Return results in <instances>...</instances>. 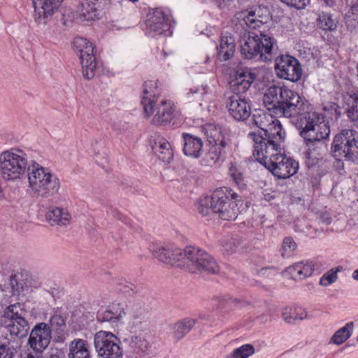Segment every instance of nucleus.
Here are the masks:
<instances>
[{
	"instance_id": "obj_3",
	"label": "nucleus",
	"mask_w": 358,
	"mask_h": 358,
	"mask_svg": "<svg viewBox=\"0 0 358 358\" xmlns=\"http://www.w3.org/2000/svg\"><path fill=\"white\" fill-rule=\"evenodd\" d=\"M241 196L231 189L222 187L216 189L210 196L200 199L197 206L203 216L215 214L223 220H234L238 214V201Z\"/></svg>"
},
{
	"instance_id": "obj_44",
	"label": "nucleus",
	"mask_w": 358,
	"mask_h": 358,
	"mask_svg": "<svg viewBox=\"0 0 358 358\" xmlns=\"http://www.w3.org/2000/svg\"><path fill=\"white\" fill-rule=\"evenodd\" d=\"M280 2L287 6L289 8L296 10L305 9L310 4L311 0H280Z\"/></svg>"
},
{
	"instance_id": "obj_28",
	"label": "nucleus",
	"mask_w": 358,
	"mask_h": 358,
	"mask_svg": "<svg viewBox=\"0 0 358 358\" xmlns=\"http://www.w3.org/2000/svg\"><path fill=\"white\" fill-rule=\"evenodd\" d=\"M45 218L52 225L66 226L69 224L71 216L67 210L54 207L47 211Z\"/></svg>"
},
{
	"instance_id": "obj_43",
	"label": "nucleus",
	"mask_w": 358,
	"mask_h": 358,
	"mask_svg": "<svg viewBox=\"0 0 358 358\" xmlns=\"http://www.w3.org/2000/svg\"><path fill=\"white\" fill-rule=\"evenodd\" d=\"M116 289L122 293L129 294L130 292H138L137 287L125 279H120L116 283Z\"/></svg>"
},
{
	"instance_id": "obj_59",
	"label": "nucleus",
	"mask_w": 358,
	"mask_h": 358,
	"mask_svg": "<svg viewBox=\"0 0 358 358\" xmlns=\"http://www.w3.org/2000/svg\"><path fill=\"white\" fill-rule=\"evenodd\" d=\"M324 3L328 6H334L336 3L334 0H324Z\"/></svg>"
},
{
	"instance_id": "obj_38",
	"label": "nucleus",
	"mask_w": 358,
	"mask_h": 358,
	"mask_svg": "<svg viewBox=\"0 0 358 358\" xmlns=\"http://www.w3.org/2000/svg\"><path fill=\"white\" fill-rule=\"evenodd\" d=\"M345 23L348 29L352 31L358 27V0L352 4L345 15Z\"/></svg>"
},
{
	"instance_id": "obj_33",
	"label": "nucleus",
	"mask_w": 358,
	"mask_h": 358,
	"mask_svg": "<svg viewBox=\"0 0 358 358\" xmlns=\"http://www.w3.org/2000/svg\"><path fill=\"white\" fill-rule=\"evenodd\" d=\"M291 273L300 279L310 276L314 271V264L312 262H301L295 264L291 268Z\"/></svg>"
},
{
	"instance_id": "obj_53",
	"label": "nucleus",
	"mask_w": 358,
	"mask_h": 358,
	"mask_svg": "<svg viewBox=\"0 0 358 358\" xmlns=\"http://www.w3.org/2000/svg\"><path fill=\"white\" fill-rule=\"evenodd\" d=\"M92 6H94L98 10H101L108 3L109 0H87Z\"/></svg>"
},
{
	"instance_id": "obj_7",
	"label": "nucleus",
	"mask_w": 358,
	"mask_h": 358,
	"mask_svg": "<svg viewBox=\"0 0 358 358\" xmlns=\"http://www.w3.org/2000/svg\"><path fill=\"white\" fill-rule=\"evenodd\" d=\"M28 191L33 196L50 199L57 195L61 188L58 177L48 167L34 162L27 174Z\"/></svg>"
},
{
	"instance_id": "obj_23",
	"label": "nucleus",
	"mask_w": 358,
	"mask_h": 358,
	"mask_svg": "<svg viewBox=\"0 0 358 358\" xmlns=\"http://www.w3.org/2000/svg\"><path fill=\"white\" fill-rule=\"evenodd\" d=\"M68 358H92L90 344L83 338H75L69 344Z\"/></svg>"
},
{
	"instance_id": "obj_24",
	"label": "nucleus",
	"mask_w": 358,
	"mask_h": 358,
	"mask_svg": "<svg viewBox=\"0 0 358 358\" xmlns=\"http://www.w3.org/2000/svg\"><path fill=\"white\" fill-rule=\"evenodd\" d=\"M215 300L217 302V309L222 314L221 322H224L226 320L225 315L229 314L234 308H242L248 305L247 301L229 296H217Z\"/></svg>"
},
{
	"instance_id": "obj_32",
	"label": "nucleus",
	"mask_w": 358,
	"mask_h": 358,
	"mask_svg": "<svg viewBox=\"0 0 358 358\" xmlns=\"http://www.w3.org/2000/svg\"><path fill=\"white\" fill-rule=\"evenodd\" d=\"M354 329V322H350L344 327L337 330L331 338V343L337 345L343 344L352 335Z\"/></svg>"
},
{
	"instance_id": "obj_61",
	"label": "nucleus",
	"mask_w": 358,
	"mask_h": 358,
	"mask_svg": "<svg viewBox=\"0 0 358 358\" xmlns=\"http://www.w3.org/2000/svg\"><path fill=\"white\" fill-rule=\"evenodd\" d=\"M99 143V141L97 139H94L92 143V145L94 147V152L96 153V148H95V145H96L97 144ZM99 151L98 150L97 153H99Z\"/></svg>"
},
{
	"instance_id": "obj_54",
	"label": "nucleus",
	"mask_w": 358,
	"mask_h": 358,
	"mask_svg": "<svg viewBox=\"0 0 358 358\" xmlns=\"http://www.w3.org/2000/svg\"><path fill=\"white\" fill-rule=\"evenodd\" d=\"M318 219L320 221L325 224H329L331 222V217L327 212H321L319 214Z\"/></svg>"
},
{
	"instance_id": "obj_51",
	"label": "nucleus",
	"mask_w": 358,
	"mask_h": 358,
	"mask_svg": "<svg viewBox=\"0 0 358 358\" xmlns=\"http://www.w3.org/2000/svg\"><path fill=\"white\" fill-rule=\"evenodd\" d=\"M328 110L331 112V119L334 118L336 120L340 117L341 115V110L338 104L331 103Z\"/></svg>"
},
{
	"instance_id": "obj_18",
	"label": "nucleus",
	"mask_w": 358,
	"mask_h": 358,
	"mask_svg": "<svg viewBox=\"0 0 358 358\" xmlns=\"http://www.w3.org/2000/svg\"><path fill=\"white\" fill-rule=\"evenodd\" d=\"M257 75L248 68H238L231 80L230 88L233 94L241 95L251 87Z\"/></svg>"
},
{
	"instance_id": "obj_20",
	"label": "nucleus",
	"mask_w": 358,
	"mask_h": 358,
	"mask_svg": "<svg viewBox=\"0 0 358 358\" xmlns=\"http://www.w3.org/2000/svg\"><path fill=\"white\" fill-rule=\"evenodd\" d=\"M147 29L155 35L171 34V20L169 15L160 10H156L146 22Z\"/></svg>"
},
{
	"instance_id": "obj_52",
	"label": "nucleus",
	"mask_w": 358,
	"mask_h": 358,
	"mask_svg": "<svg viewBox=\"0 0 358 358\" xmlns=\"http://www.w3.org/2000/svg\"><path fill=\"white\" fill-rule=\"evenodd\" d=\"M238 245V243H235V240L234 238H231L223 245L224 250L227 252H233L236 251L237 247Z\"/></svg>"
},
{
	"instance_id": "obj_42",
	"label": "nucleus",
	"mask_w": 358,
	"mask_h": 358,
	"mask_svg": "<svg viewBox=\"0 0 358 358\" xmlns=\"http://www.w3.org/2000/svg\"><path fill=\"white\" fill-rule=\"evenodd\" d=\"M20 348H12L11 342L3 340L0 343V358H13Z\"/></svg>"
},
{
	"instance_id": "obj_40",
	"label": "nucleus",
	"mask_w": 358,
	"mask_h": 358,
	"mask_svg": "<svg viewBox=\"0 0 358 358\" xmlns=\"http://www.w3.org/2000/svg\"><path fill=\"white\" fill-rule=\"evenodd\" d=\"M297 248V244L292 237L286 236L283 238L281 248L280 249V255L283 258L290 257Z\"/></svg>"
},
{
	"instance_id": "obj_29",
	"label": "nucleus",
	"mask_w": 358,
	"mask_h": 358,
	"mask_svg": "<svg viewBox=\"0 0 358 358\" xmlns=\"http://www.w3.org/2000/svg\"><path fill=\"white\" fill-rule=\"evenodd\" d=\"M197 320L186 317L176 322L172 327V335L177 341L182 338L194 327Z\"/></svg>"
},
{
	"instance_id": "obj_5",
	"label": "nucleus",
	"mask_w": 358,
	"mask_h": 358,
	"mask_svg": "<svg viewBox=\"0 0 358 358\" xmlns=\"http://www.w3.org/2000/svg\"><path fill=\"white\" fill-rule=\"evenodd\" d=\"M252 124L258 127V133L250 132L248 136L254 142L253 152H256L257 146L262 145V148L273 145H279L284 143L285 131L279 120L262 110H255L252 117Z\"/></svg>"
},
{
	"instance_id": "obj_47",
	"label": "nucleus",
	"mask_w": 358,
	"mask_h": 358,
	"mask_svg": "<svg viewBox=\"0 0 358 358\" xmlns=\"http://www.w3.org/2000/svg\"><path fill=\"white\" fill-rule=\"evenodd\" d=\"M75 14L71 9H64L62 13L61 21L64 26L71 27L73 22Z\"/></svg>"
},
{
	"instance_id": "obj_57",
	"label": "nucleus",
	"mask_w": 358,
	"mask_h": 358,
	"mask_svg": "<svg viewBox=\"0 0 358 358\" xmlns=\"http://www.w3.org/2000/svg\"><path fill=\"white\" fill-rule=\"evenodd\" d=\"M22 277H19V280H17V285H19V292L24 289V286L25 285L24 280L22 279Z\"/></svg>"
},
{
	"instance_id": "obj_45",
	"label": "nucleus",
	"mask_w": 358,
	"mask_h": 358,
	"mask_svg": "<svg viewBox=\"0 0 358 358\" xmlns=\"http://www.w3.org/2000/svg\"><path fill=\"white\" fill-rule=\"evenodd\" d=\"M208 87L207 85L201 86L195 90L190 89L189 92L187 94L189 99L201 101L202 97L208 93Z\"/></svg>"
},
{
	"instance_id": "obj_17",
	"label": "nucleus",
	"mask_w": 358,
	"mask_h": 358,
	"mask_svg": "<svg viewBox=\"0 0 358 358\" xmlns=\"http://www.w3.org/2000/svg\"><path fill=\"white\" fill-rule=\"evenodd\" d=\"M226 107L229 115L237 121H244L251 114L249 102L241 95L231 94L226 98Z\"/></svg>"
},
{
	"instance_id": "obj_4",
	"label": "nucleus",
	"mask_w": 358,
	"mask_h": 358,
	"mask_svg": "<svg viewBox=\"0 0 358 358\" xmlns=\"http://www.w3.org/2000/svg\"><path fill=\"white\" fill-rule=\"evenodd\" d=\"M282 147L283 143H280L279 145H271L264 148L259 145L257 146L256 152H253L257 161L280 179L289 178L297 172L299 168L298 162L282 153Z\"/></svg>"
},
{
	"instance_id": "obj_9",
	"label": "nucleus",
	"mask_w": 358,
	"mask_h": 358,
	"mask_svg": "<svg viewBox=\"0 0 358 358\" xmlns=\"http://www.w3.org/2000/svg\"><path fill=\"white\" fill-rule=\"evenodd\" d=\"M20 306L14 304L8 306L0 318V324L9 332L4 340L11 342L12 348H20L22 340L26 338L29 331V324L23 315V311H18Z\"/></svg>"
},
{
	"instance_id": "obj_39",
	"label": "nucleus",
	"mask_w": 358,
	"mask_h": 358,
	"mask_svg": "<svg viewBox=\"0 0 358 358\" xmlns=\"http://www.w3.org/2000/svg\"><path fill=\"white\" fill-rule=\"evenodd\" d=\"M228 173L238 189H245L247 187L242 171L235 164L230 163Z\"/></svg>"
},
{
	"instance_id": "obj_58",
	"label": "nucleus",
	"mask_w": 358,
	"mask_h": 358,
	"mask_svg": "<svg viewBox=\"0 0 358 358\" xmlns=\"http://www.w3.org/2000/svg\"><path fill=\"white\" fill-rule=\"evenodd\" d=\"M38 352H36V355H33L31 352H29L27 354L26 357L24 358H41V357L38 355Z\"/></svg>"
},
{
	"instance_id": "obj_30",
	"label": "nucleus",
	"mask_w": 358,
	"mask_h": 358,
	"mask_svg": "<svg viewBox=\"0 0 358 358\" xmlns=\"http://www.w3.org/2000/svg\"><path fill=\"white\" fill-rule=\"evenodd\" d=\"M344 99L350 106L346 110L348 119L358 127V92L347 93Z\"/></svg>"
},
{
	"instance_id": "obj_22",
	"label": "nucleus",
	"mask_w": 358,
	"mask_h": 358,
	"mask_svg": "<svg viewBox=\"0 0 358 358\" xmlns=\"http://www.w3.org/2000/svg\"><path fill=\"white\" fill-rule=\"evenodd\" d=\"M183 139L182 151L185 155L194 159L199 158L203 153V141L201 138L188 134L182 133Z\"/></svg>"
},
{
	"instance_id": "obj_55",
	"label": "nucleus",
	"mask_w": 358,
	"mask_h": 358,
	"mask_svg": "<svg viewBox=\"0 0 358 358\" xmlns=\"http://www.w3.org/2000/svg\"><path fill=\"white\" fill-rule=\"evenodd\" d=\"M46 358H65L64 353L61 350L56 349L51 352Z\"/></svg>"
},
{
	"instance_id": "obj_27",
	"label": "nucleus",
	"mask_w": 358,
	"mask_h": 358,
	"mask_svg": "<svg viewBox=\"0 0 358 358\" xmlns=\"http://www.w3.org/2000/svg\"><path fill=\"white\" fill-rule=\"evenodd\" d=\"M235 39L232 36H222L219 46L217 48V55L220 61L230 59L235 52Z\"/></svg>"
},
{
	"instance_id": "obj_37",
	"label": "nucleus",
	"mask_w": 358,
	"mask_h": 358,
	"mask_svg": "<svg viewBox=\"0 0 358 358\" xmlns=\"http://www.w3.org/2000/svg\"><path fill=\"white\" fill-rule=\"evenodd\" d=\"M317 26L324 31H333L337 27V22L330 13L321 12L317 18Z\"/></svg>"
},
{
	"instance_id": "obj_36",
	"label": "nucleus",
	"mask_w": 358,
	"mask_h": 358,
	"mask_svg": "<svg viewBox=\"0 0 358 358\" xmlns=\"http://www.w3.org/2000/svg\"><path fill=\"white\" fill-rule=\"evenodd\" d=\"M80 16L83 20L91 21L98 19L99 10L92 6L87 0H83L78 9Z\"/></svg>"
},
{
	"instance_id": "obj_8",
	"label": "nucleus",
	"mask_w": 358,
	"mask_h": 358,
	"mask_svg": "<svg viewBox=\"0 0 358 358\" xmlns=\"http://www.w3.org/2000/svg\"><path fill=\"white\" fill-rule=\"evenodd\" d=\"M277 41L270 32L259 31L249 33L240 41L241 53L246 59H256L262 62L271 61Z\"/></svg>"
},
{
	"instance_id": "obj_50",
	"label": "nucleus",
	"mask_w": 358,
	"mask_h": 358,
	"mask_svg": "<svg viewBox=\"0 0 358 358\" xmlns=\"http://www.w3.org/2000/svg\"><path fill=\"white\" fill-rule=\"evenodd\" d=\"M19 277H22V275L21 273H14L9 278V285L13 291L17 292H19V285H17V281L19 280Z\"/></svg>"
},
{
	"instance_id": "obj_1",
	"label": "nucleus",
	"mask_w": 358,
	"mask_h": 358,
	"mask_svg": "<svg viewBox=\"0 0 358 358\" xmlns=\"http://www.w3.org/2000/svg\"><path fill=\"white\" fill-rule=\"evenodd\" d=\"M262 101L268 110L290 119L306 145L329 137L330 128L324 115L313 110L298 92L285 86L272 85L265 92Z\"/></svg>"
},
{
	"instance_id": "obj_21",
	"label": "nucleus",
	"mask_w": 358,
	"mask_h": 358,
	"mask_svg": "<svg viewBox=\"0 0 358 358\" xmlns=\"http://www.w3.org/2000/svg\"><path fill=\"white\" fill-rule=\"evenodd\" d=\"M123 306L120 303H113L106 309L99 310L96 316L98 323H109L111 325H117L121 319L125 315Z\"/></svg>"
},
{
	"instance_id": "obj_60",
	"label": "nucleus",
	"mask_w": 358,
	"mask_h": 358,
	"mask_svg": "<svg viewBox=\"0 0 358 358\" xmlns=\"http://www.w3.org/2000/svg\"><path fill=\"white\" fill-rule=\"evenodd\" d=\"M352 278L355 280L358 281V268L353 271V273H352Z\"/></svg>"
},
{
	"instance_id": "obj_11",
	"label": "nucleus",
	"mask_w": 358,
	"mask_h": 358,
	"mask_svg": "<svg viewBox=\"0 0 358 358\" xmlns=\"http://www.w3.org/2000/svg\"><path fill=\"white\" fill-rule=\"evenodd\" d=\"M331 155L334 159H345V161L358 159V132L343 129L337 134L331 145Z\"/></svg>"
},
{
	"instance_id": "obj_26",
	"label": "nucleus",
	"mask_w": 358,
	"mask_h": 358,
	"mask_svg": "<svg viewBox=\"0 0 358 358\" xmlns=\"http://www.w3.org/2000/svg\"><path fill=\"white\" fill-rule=\"evenodd\" d=\"M51 332L53 331V341L56 343H64L68 336L66 331V322L60 315L55 314L50 320Z\"/></svg>"
},
{
	"instance_id": "obj_62",
	"label": "nucleus",
	"mask_w": 358,
	"mask_h": 358,
	"mask_svg": "<svg viewBox=\"0 0 358 358\" xmlns=\"http://www.w3.org/2000/svg\"><path fill=\"white\" fill-rule=\"evenodd\" d=\"M357 341H358V337H357Z\"/></svg>"
},
{
	"instance_id": "obj_35",
	"label": "nucleus",
	"mask_w": 358,
	"mask_h": 358,
	"mask_svg": "<svg viewBox=\"0 0 358 358\" xmlns=\"http://www.w3.org/2000/svg\"><path fill=\"white\" fill-rule=\"evenodd\" d=\"M282 316L286 322L293 324L298 320H303L306 318L307 313L301 308L289 307L284 309Z\"/></svg>"
},
{
	"instance_id": "obj_19",
	"label": "nucleus",
	"mask_w": 358,
	"mask_h": 358,
	"mask_svg": "<svg viewBox=\"0 0 358 358\" xmlns=\"http://www.w3.org/2000/svg\"><path fill=\"white\" fill-rule=\"evenodd\" d=\"M64 0H32L34 20L38 24H46Z\"/></svg>"
},
{
	"instance_id": "obj_16",
	"label": "nucleus",
	"mask_w": 358,
	"mask_h": 358,
	"mask_svg": "<svg viewBox=\"0 0 358 358\" xmlns=\"http://www.w3.org/2000/svg\"><path fill=\"white\" fill-rule=\"evenodd\" d=\"M52 339L51 329L48 324L40 322L31 329L29 344L36 352H42L49 345Z\"/></svg>"
},
{
	"instance_id": "obj_6",
	"label": "nucleus",
	"mask_w": 358,
	"mask_h": 358,
	"mask_svg": "<svg viewBox=\"0 0 358 358\" xmlns=\"http://www.w3.org/2000/svg\"><path fill=\"white\" fill-rule=\"evenodd\" d=\"M159 94L157 83L149 80L144 83L141 105L145 117H149L156 111L152 123L156 126H164L173 117V104L170 101L161 100L159 103L155 97Z\"/></svg>"
},
{
	"instance_id": "obj_2",
	"label": "nucleus",
	"mask_w": 358,
	"mask_h": 358,
	"mask_svg": "<svg viewBox=\"0 0 358 358\" xmlns=\"http://www.w3.org/2000/svg\"><path fill=\"white\" fill-rule=\"evenodd\" d=\"M150 250L162 262L182 268L190 273L199 271L217 274L220 266L215 259L206 251L187 246L183 250L173 245L152 244Z\"/></svg>"
},
{
	"instance_id": "obj_49",
	"label": "nucleus",
	"mask_w": 358,
	"mask_h": 358,
	"mask_svg": "<svg viewBox=\"0 0 358 358\" xmlns=\"http://www.w3.org/2000/svg\"><path fill=\"white\" fill-rule=\"evenodd\" d=\"M321 161V159L315 156L310 151H307L305 154V162L308 167L310 168L316 166Z\"/></svg>"
},
{
	"instance_id": "obj_13",
	"label": "nucleus",
	"mask_w": 358,
	"mask_h": 358,
	"mask_svg": "<svg viewBox=\"0 0 358 358\" xmlns=\"http://www.w3.org/2000/svg\"><path fill=\"white\" fill-rule=\"evenodd\" d=\"M73 45L74 49L80 53L79 57L83 76L87 80L93 78L95 76L96 64L92 43L85 38L77 37L74 38Z\"/></svg>"
},
{
	"instance_id": "obj_34",
	"label": "nucleus",
	"mask_w": 358,
	"mask_h": 358,
	"mask_svg": "<svg viewBox=\"0 0 358 358\" xmlns=\"http://www.w3.org/2000/svg\"><path fill=\"white\" fill-rule=\"evenodd\" d=\"M149 308L145 302L136 299L134 301L129 309V314L134 320H143L149 316Z\"/></svg>"
},
{
	"instance_id": "obj_10",
	"label": "nucleus",
	"mask_w": 358,
	"mask_h": 358,
	"mask_svg": "<svg viewBox=\"0 0 358 358\" xmlns=\"http://www.w3.org/2000/svg\"><path fill=\"white\" fill-rule=\"evenodd\" d=\"M30 169L27 155L22 150L12 148L0 154V176L5 181L22 180Z\"/></svg>"
},
{
	"instance_id": "obj_41",
	"label": "nucleus",
	"mask_w": 358,
	"mask_h": 358,
	"mask_svg": "<svg viewBox=\"0 0 358 358\" xmlns=\"http://www.w3.org/2000/svg\"><path fill=\"white\" fill-rule=\"evenodd\" d=\"M255 352V348L251 344H245L233 350L226 358H248Z\"/></svg>"
},
{
	"instance_id": "obj_31",
	"label": "nucleus",
	"mask_w": 358,
	"mask_h": 358,
	"mask_svg": "<svg viewBox=\"0 0 358 358\" xmlns=\"http://www.w3.org/2000/svg\"><path fill=\"white\" fill-rule=\"evenodd\" d=\"M152 148L158 158L164 162L169 163L173 159V154L171 144L165 139L162 138L158 143H155V145Z\"/></svg>"
},
{
	"instance_id": "obj_12",
	"label": "nucleus",
	"mask_w": 358,
	"mask_h": 358,
	"mask_svg": "<svg viewBox=\"0 0 358 358\" xmlns=\"http://www.w3.org/2000/svg\"><path fill=\"white\" fill-rule=\"evenodd\" d=\"M94 347L99 357L122 358L123 349L120 338L107 331H99L94 335Z\"/></svg>"
},
{
	"instance_id": "obj_15",
	"label": "nucleus",
	"mask_w": 358,
	"mask_h": 358,
	"mask_svg": "<svg viewBox=\"0 0 358 358\" xmlns=\"http://www.w3.org/2000/svg\"><path fill=\"white\" fill-rule=\"evenodd\" d=\"M275 71L278 78L292 83L298 82L302 76L301 64L289 55H281L275 59Z\"/></svg>"
},
{
	"instance_id": "obj_48",
	"label": "nucleus",
	"mask_w": 358,
	"mask_h": 358,
	"mask_svg": "<svg viewBox=\"0 0 358 358\" xmlns=\"http://www.w3.org/2000/svg\"><path fill=\"white\" fill-rule=\"evenodd\" d=\"M148 343L145 339L140 337H134L131 340V346L134 350L145 351L147 349Z\"/></svg>"
},
{
	"instance_id": "obj_56",
	"label": "nucleus",
	"mask_w": 358,
	"mask_h": 358,
	"mask_svg": "<svg viewBox=\"0 0 358 358\" xmlns=\"http://www.w3.org/2000/svg\"><path fill=\"white\" fill-rule=\"evenodd\" d=\"M335 162L334 163V166L337 170H341L344 168L343 161H345V159H335Z\"/></svg>"
},
{
	"instance_id": "obj_14",
	"label": "nucleus",
	"mask_w": 358,
	"mask_h": 358,
	"mask_svg": "<svg viewBox=\"0 0 358 358\" xmlns=\"http://www.w3.org/2000/svg\"><path fill=\"white\" fill-rule=\"evenodd\" d=\"M208 142L212 146L206 154V160L209 164H215L231 150V143L221 136L220 130L213 127L206 129Z\"/></svg>"
},
{
	"instance_id": "obj_46",
	"label": "nucleus",
	"mask_w": 358,
	"mask_h": 358,
	"mask_svg": "<svg viewBox=\"0 0 358 358\" xmlns=\"http://www.w3.org/2000/svg\"><path fill=\"white\" fill-rule=\"evenodd\" d=\"M337 271L338 270L334 271V269H331L328 272L325 273L321 277L320 284L322 286L326 287L334 282L338 278Z\"/></svg>"
},
{
	"instance_id": "obj_25",
	"label": "nucleus",
	"mask_w": 358,
	"mask_h": 358,
	"mask_svg": "<svg viewBox=\"0 0 358 358\" xmlns=\"http://www.w3.org/2000/svg\"><path fill=\"white\" fill-rule=\"evenodd\" d=\"M260 8H256L255 10H245L239 14L238 19L242 20L243 23L250 29H257L264 26L266 16L260 15Z\"/></svg>"
}]
</instances>
